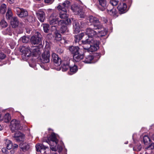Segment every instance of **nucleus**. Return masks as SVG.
Returning <instances> with one entry per match:
<instances>
[{
  "mask_svg": "<svg viewBox=\"0 0 154 154\" xmlns=\"http://www.w3.org/2000/svg\"><path fill=\"white\" fill-rule=\"evenodd\" d=\"M89 20L90 22L93 23L94 29H98L100 30L98 31V33L97 34V37H101L106 35L107 30L102 27L98 18L91 16L89 17Z\"/></svg>",
  "mask_w": 154,
  "mask_h": 154,
  "instance_id": "f257e3e1",
  "label": "nucleus"
},
{
  "mask_svg": "<svg viewBox=\"0 0 154 154\" xmlns=\"http://www.w3.org/2000/svg\"><path fill=\"white\" fill-rule=\"evenodd\" d=\"M70 5L69 1L66 0L62 4L59 5L57 8L60 11L59 13L60 17L61 19H66L68 17V15L67 14V10Z\"/></svg>",
  "mask_w": 154,
  "mask_h": 154,
  "instance_id": "f03ea898",
  "label": "nucleus"
},
{
  "mask_svg": "<svg viewBox=\"0 0 154 154\" xmlns=\"http://www.w3.org/2000/svg\"><path fill=\"white\" fill-rule=\"evenodd\" d=\"M85 33L88 36V38L85 40H82V44H86L87 43H90L91 42H93V41L95 40L94 38L97 37L96 32L91 28H87L86 30Z\"/></svg>",
  "mask_w": 154,
  "mask_h": 154,
  "instance_id": "7ed1b4c3",
  "label": "nucleus"
},
{
  "mask_svg": "<svg viewBox=\"0 0 154 154\" xmlns=\"http://www.w3.org/2000/svg\"><path fill=\"white\" fill-rule=\"evenodd\" d=\"M93 42L87 43L86 44H83L84 49L88 51L93 52L96 51L99 48V42L97 40H94Z\"/></svg>",
  "mask_w": 154,
  "mask_h": 154,
  "instance_id": "20e7f679",
  "label": "nucleus"
},
{
  "mask_svg": "<svg viewBox=\"0 0 154 154\" xmlns=\"http://www.w3.org/2000/svg\"><path fill=\"white\" fill-rule=\"evenodd\" d=\"M58 141L55 134L53 133L48 137V140H47L46 142L50 145L51 150L52 151H56L58 149V147L56 146Z\"/></svg>",
  "mask_w": 154,
  "mask_h": 154,
  "instance_id": "39448f33",
  "label": "nucleus"
},
{
  "mask_svg": "<svg viewBox=\"0 0 154 154\" xmlns=\"http://www.w3.org/2000/svg\"><path fill=\"white\" fill-rule=\"evenodd\" d=\"M49 23L50 25L58 24L61 25L62 23H64V20H60L59 18L57 17L56 14L55 13L52 14L49 18Z\"/></svg>",
  "mask_w": 154,
  "mask_h": 154,
  "instance_id": "423d86ee",
  "label": "nucleus"
},
{
  "mask_svg": "<svg viewBox=\"0 0 154 154\" xmlns=\"http://www.w3.org/2000/svg\"><path fill=\"white\" fill-rule=\"evenodd\" d=\"M20 51L22 53V57L25 60L28 59L31 54V51L28 47H22L20 49Z\"/></svg>",
  "mask_w": 154,
  "mask_h": 154,
  "instance_id": "0eeeda50",
  "label": "nucleus"
},
{
  "mask_svg": "<svg viewBox=\"0 0 154 154\" xmlns=\"http://www.w3.org/2000/svg\"><path fill=\"white\" fill-rule=\"evenodd\" d=\"M71 9L76 15H78L81 18H84L85 17V13L82 9L79 6L76 5H72L71 6Z\"/></svg>",
  "mask_w": 154,
  "mask_h": 154,
  "instance_id": "6e6552de",
  "label": "nucleus"
},
{
  "mask_svg": "<svg viewBox=\"0 0 154 154\" xmlns=\"http://www.w3.org/2000/svg\"><path fill=\"white\" fill-rule=\"evenodd\" d=\"M14 11L20 17H25L28 15V12L26 10L18 7H15Z\"/></svg>",
  "mask_w": 154,
  "mask_h": 154,
  "instance_id": "1a4fd4ad",
  "label": "nucleus"
},
{
  "mask_svg": "<svg viewBox=\"0 0 154 154\" xmlns=\"http://www.w3.org/2000/svg\"><path fill=\"white\" fill-rule=\"evenodd\" d=\"M11 128L12 132L15 130L22 129V127L20 125V122L15 119L13 120L11 122Z\"/></svg>",
  "mask_w": 154,
  "mask_h": 154,
  "instance_id": "9d476101",
  "label": "nucleus"
},
{
  "mask_svg": "<svg viewBox=\"0 0 154 154\" xmlns=\"http://www.w3.org/2000/svg\"><path fill=\"white\" fill-rule=\"evenodd\" d=\"M50 52L48 50L45 51L42 55L41 61L43 63H48L50 61Z\"/></svg>",
  "mask_w": 154,
  "mask_h": 154,
  "instance_id": "9b49d317",
  "label": "nucleus"
},
{
  "mask_svg": "<svg viewBox=\"0 0 154 154\" xmlns=\"http://www.w3.org/2000/svg\"><path fill=\"white\" fill-rule=\"evenodd\" d=\"M69 59L66 58L62 61V70L63 71H66L69 68Z\"/></svg>",
  "mask_w": 154,
  "mask_h": 154,
  "instance_id": "f8f14e48",
  "label": "nucleus"
},
{
  "mask_svg": "<svg viewBox=\"0 0 154 154\" xmlns=\"http://www.w3.org/2000/svg\"><path fill=\"white\" fill-rule=\"evenodd\" d=\"M52 60L55 66H58L61 63V60L58 55L55 53H53L52 55Z\"/></svg>",
  "mask_w": 154,
  "mask_h": 154,
  "instance_id": "ddd939ff",
  "label": "nucleus"
},
{
  "mask_svg": "<svg viewBox=\"0 0 154 154\" xmlns=\"http://www.w3.org/2000/svg\"><path fill=\"white\" fill-rule=\"evenodd\" d=\"M77 54H74L73 55V60L76 62L80 61L83 58L84 52L83 50L79 51Z\"/></svg>",
  "mask_w": 154,
  "mask_h": 154,
  "instance_id": "4468645a",
  "label": "nucleus"
},
{
  "mask_svg": "<svg viewBox=\"0 0 154 154\" xmlns=\"http://www.w3.org/2000/svg\"><path fill=\"white\" fill-rule=\"evenodd\" d=\"M81 25H80L78 21H75L73 24L74 31L75 33H78L80 31L81 27H82L84 26V23L82 24V23H80Z\"/></svg>",
  "mask_w": 154,
  "mask_h": 154,
  "instance_id": "2eb2a0df",
  "label": "nucleus"
},
{
  "mask_svg": "<svg viewBox=\"0 0 154 154\" xmlns=\"http://www.w3.org/2000/svg\"><path fill=\"white\" fill-rule=\"evenodd\" d=\"M14 137L17 141H22L24 138V135L21 133L17 131L15 132Z\"/></svg>",
  "mask_w": 154,
  "mask_h": 154,
  "instance_id": "dca6fc26",
  "label": "nucleus"
},
{
  "mask_svg": "<svg viewBox=\"0 0 154 154\" xmlns=\"http://www.w3.org/2000/svg\"><path fill=\"white\" fill-rule=\"evenodd\" d=\"M69 50L73 54V55L74 54H77L79 52V51H81L83 50L80 49L77 46H72L69 47Z\"/></svg>",
  "mask_w": 154,
  "mask_h": 154,
  "instance_id": "f3484780",
  "label": "nucleus"
},
{
  "mask_svg": "<svg viewBox=\"0 0 154 154\" xmlns=\"http://www.w3.org/2000/svg\"><path fill=\"white\" fill-rule=\"evenodd\" d=\"M41 38L37 36H33L32 37L31 40L32 43L35 45L41 43Z\"/></svg>",
  "mask_w": 154,
  "mask_h": 154,
  "instance_id": "a211bd4d",
  "label": "nucleus"
},
{
  "mask_svg": "<svg viewBox=\"0 0 154 154\" xmlns=\"http://www.w3.org/2000/svg\"><path fill=\"white\" fill-rule=\"evenodd\" d=\"M19 24V21L17 17H12L11 20V24L12 27L15 28L17 27Z\"/></svg>",
  "mask_w": 154,
  "mask_h": 154,
  "instance_id": "6ab92c4d",
  "label": "nucleus"
},
{
  "mask_svg": "<svg viewBox=\"0 0 154 154\" xmlns=\"http://www.w3.org/2000/svg\"><path fill=\"white\" fill-rule=\"evenodd\" d=\"M117 8L122 13H124L126 10L127 5L125 3H121L118 7Z\"/></svg>",
  "mask_w": 154,
  "mask_h": 154,
  "instance_id": "aec40b11",
  "label": "nucleus"
},
{
  "mask_svg": "<svg viewBox=\"0 0 154 154\" xmlns=\"http://www.w3.org/2000/svg\"><path fill=\"white\" fill-rule=\"evenodd\" d=\"M37 15L39 20L41 22H43L45 19V13L43 11H39L36 13Z\"/></svg>",
  "mask_w": 154,
  "mask_h": 154,
  "instance_id": "412c9836",
  "label": "nucleus"
},
{
  "mask_svg": "<svg viewBox=\"0 0 154 154\" xmlns=\"http://www.w3.org/2000/svg\"><path fill=\"white\" fill-rule=\"evenodd\" d=\"M20 148L24 151H26L29 148V145L26 143H21L20 145Z\"/></svg>",
  "mask_w": 154,
  "mask_h": 154,
  "instance_id": "4be33fe9",
  "label": "nucleus"
},
{
  "mask_svg": "<svg viewBox=\"0 0 154 154\" xmlns=\"http://www.w3.org/2000/svg\"><path fill=\"white\" fill-rule=\"evenodd\" d=\"M61 25H62V26L60 30V32L62 33H64L65 32H67L68 30L66 26V23H65V21L64 20V23H62Z\"/></svg>",
  "mask_w": 154,
  "mask_h": 154,
  "instance_id": "5701e85b",
  "label": "nucleus"
},
{
  "mask_svg": "<svg viewBox=\"0 0 154 154\" xmlns=\"http://www.w3.org/2000/svg\"><path fill=\"white\" fill-rule=\"evenodd\" d=\"M11 120V117L10 115L8 113H6L4 116L3 119H2V121H3L4 122L6 123H8Z\"/></svg>",
  "mask_w": 154,
  "mask_h": 154,
  "instance_id": "b1692460",
  "label": "nucleus"
},
{
  "mask_svg": "<svg viewBox=\"0 0 154 154\" xmlns=\"http://www.w3.org/2000/svg\"><path fill=\"white\" fill-rule=\"evenodd\" d=\"M5 143L7 146V148L8 149H10L12 148L13 144L11 141L8 139L5 140Z\"/></svg>",
  "mask_w": 154,
  "mask_h": 154,
  "instance_id": "393cba45",
  "label": "nucleus"
},
{
  "mask_svg": "<svg viewBox=\"0 0 154 154\" xmlns=\"http://www.w3.org/2000/svg\"><path fill=\"white\" fill-rule=\"evenodd\" d=\"M107 11L108 13L110 15L116 17L117 11L116 9L114 8H113L111 9H107Z\"/></svg>",
  "mask_w": 154,
  "mask_h": 154,
  "instance_id": "a878e982",
  "label": "nucleus"
},
{
  "mask_svg": "<svg viewBox=\"0 0 154 154\" xmlns=\"http://www.w3.org/2000/svg\"><path fill=\"white\" fill-rule=\"evenodd\" d=\"M36 150L38 152H41L45 149V147L42 144H37L35 146Z\"/></svg>",
  "mask_w": 154,
  "mask_h": 154,
  "instance_id": "bb28decb",
  "label": "nucleus"
},
{
  "mask_svg": "<svg viewBox=\"0 0 154 154\" xmlns=\"http://www.w3.org/2000/svg\"><path fill=\"white\" fill-rule=\"evenodd\" d=\"M12 13L11 9L9 8L8 9V11L6 14V18L8 20L11 19L12 18Z\"/></svg>",
  "mask_w": 154,
  "mask_h": 154,
  "instance_id": "cd10ccee",
  "label": "nucleus"
},
{
  "mask_svg": "<svg viewBox=\"0 0 154 154\" xmlns=\"http://www.w3.org/2000/svg\"><path fill=\"white\" fill-rule=\"evenodd\" d=\"M93 58L91 55H89L85 57V60L83 61L85 63H90L91 62Z\"/></svg>",
  "mask_w": 154,
  "mask_h": 154,
  "instance_id": "c85d7f7f",
  "label": "nucleus"
},
{
  "mask_svg": "<svg viewBox=\"0 0 154 154\" xmlns=\"http://www.w3.org/2000/svg\"><path fill=\"white\" fill-rule=\"evenodd\" d=\"M6 10V6L5 4H2L0 7V14L5 13Z\"/></svg>",
  "mask_w": 154,
  "mask_h": 154,
  "instance_id": "c756f323",
  "label": "nucleus"
},
{
  "mask_svg": "<svg viewBox=\"0 0 154 154\" xmlns=\"http://www.w3.org/2000/svg\"><path fill=\"white\" fill-rule=\"evenodd\" d=\"M143 141L145 145H148L150 143V140L147 135H145L143 137Z\"/></svg>",
  "mask_w": 154,
  "mask_h": 154,
  "instance_id": "7c9ffc66",
  "label": "nucleus"
},
{
  "mask_svg": "<svg viewBox=\"0 0 154 154\" xmlns=\"http://www.w3.org/2000/svg\"><path fill=\"white\" fill-rule=\"evenodd\" d=\"M84 36V33H82L79 35H76L75 36V42H78L79 41L81 40L82 37Z\"/></svg>",
  "mask_w": 154,
  "mask_h": 154,
  "instance_id": "2f4dec72",
  "label": "nucleus"
},
{
  "mask_svg": "<svg viewBox=\"0 0 154 154\" xmlns=\"http://www.w3.org/2000/svg\"><path fill=\"white\" fill-rule=\"evenodd\" d=\"M99 2L100 5V6H102L103 8L102 9V10H103L106 7V0H98Z\"/></svg>",
  "mask_w": 154,
  "mask_h": 154,
  "instance_id": "473e14b6",
  "label": "nucleus"
},
{
  "mask_svg": "<svg viewBox=\"0 0 154 154\" xmlns=\"http://www.w3.org/2000/svg\"><path fill=\"white\" fill-rule=\"evenodd\" d=\"M29 40V37L23 36L21 37L19 41H22L23 43H26L28 42Z\"/></svg>",
  "mask_w": 154,
  "mask_h": 154,
  "instance_id": "72a5a7b5",
  "label": "nucleus"
},
{
  "mask_svg": "<svg viewBox=\"0 0 154 154\" xmlns=\"http://www.w3.org/2000/svg\"><path fill=\"white\" fill-rule=\"evenodd\" d=\"M55 39L57 41L61 40V35L57 32H55Z\"/></svg>",
  "mask_w": 154,
  "mask_h": 154,
  "instance_id": "f704fd0d",
  "label": "nucleus"
},
{
  "mask_svg": "<svg viewBox=\"0 0 154 154\" xmlns=\"http://www.w3.org/2000/svg\"><path fill=\"white\" fill-rule=\"evenodd\" d=\"M43 27L44 32H48L49 30V25L46 24H43Z\"/></svg>",
  "mask_w": 154,
  "mask_h": 154,
  "instance_id": "c9c22d12",
  "label": "nucleus"
},
{
  "mask_svg": "<svg viewBox=\"0 0 154 154\" xmlns=\"http://www.w3.org/2000/svg\"><path fill=\"white\" fill-rule=\"evenodd\" d=\"M0 24L2 28H5L7 26V22L3 20H2L1 21Z\"/></svg>",
  "mask_w": 154,
  "mask_h": 154,
  "instance_id": "e433bc0d",
  "label": "nucleus"
},
{
  "mask_svg": "<svg viewBox=\"0 0 154 154\" xmlns=\"http://www.w3.org/2000/svg\"><path fill=\"white\" fill-rule=\"evenodd\" d=\"M77 67L76 66L74 65L73 66L70 68V71L71 72L74 73L77 70Z\"/></svg>",
  "mask_w": 154,
  "mask_h": 154,
  "instance_id": "4c0bfd02",
  "label": "nucleus"
},
{
  "mask_svg": "<svg viewBox=\"0 0 154 154\" xmlns=\"http://www.w3.org/2000/svg\"><path fill=\"white\" fill-rule=\"evenodd\" d=\"M110 2L112 5L113 6H115L118 4L119 1L117 0H111L110 1Z\"/></svg>",
  "mask_w": 154,
  "mask_h": 154,
  "instance_id": "58836bf2",
  "label": "nucleus"
},
{
  "mask_svg": "<svg viewBox=\"0 0 154 154\" xmlns=\"http://www.w3.org/2000/svg\"><path fill=\"white\" fill-rule=\"evenodd\" d=\"M6 57V55L3 52L0 51V61L4 59Z\"/></svg>",
  "mask_w": 154,
  "mask_h": 154,
  "instance_id": "ea45409f",
  "label": "nucleus"
},
{
  "mask_svg": "<svg viewBox=\"0 0 154 154\" xmlns=\"http://www.w3.org/2000/svg\"><path fill=\"white\" fill-rule=\"evenodd\" d=\"M141 146L140 145H139L138 146V147L136 149V147H134L133 148V150L134 151H140L141 149Z\"/></svg>",
  "mask_w": 154,
  "mask_h": 154,
  "instance_id": "a19ab883",
  "label": "nucleus"
},
{
  "mask_svg": "<svg viewBox=\"0 0 154 154\" xmlns=\"http://www.w3.org/2000/svg\"><path fill=\"white\" fill-rule=\"evenodd\" d=\"M54 0H45V2L46 3L51 4L54 2Z\"/></svg>",
  "mask_w": 154,
  "mask_h": 154,
  "instance_id": "79ce46f5",
  "label": "nucleus"
},
{
  "mask_svg": "<svg viewBox=\"0 0 154 154\" xmlns=\"http://www.w3.org/2000/svg\"><path fill=\"white\" fill-rule=\"evenodd\" d=\"M2 151L3 153H7L8 152V150L6 148H2Z\"/></svg>",
  "mask_w": 154,
  "mask_h": 154,
  "instance_id": "37998d69",
  "label": "nucleus"
},
{
  "mask_svg": "<svg viewBox=\"0 0 154 154\" xmlns=\"http://www.w3.org/2000/svg\"><path fill=\"white\" fill-rule=\"evenodd\" d=\"M102 20H103V21L105 23H106L107 22V21H108V20H107V19L106 18H105V17L102 18Z\"/></svg>",
  "mask_w": 154,
  "mask_h": 154,
  "instance_id": "c03bdc74",
  "label": "nucleus"
},
{
  "mask_svg": "<svg viewBox=\"0 0 154 154\" xmlns=\"http://www.w3.org/2000/svg\"><path fill=\"white\" fill-rule=\"evenodd\" d=\"M18 147V145L16 144H14L13 145V147H12V148H17V147Z\"/></svg>",
  "mask_w": 154,
  "mask_h": 154,
  "instance_id": "a18cd8bd",
  "label": "nucleus"
},
{
  "mask_svg": "<svg viewBox=\"0 0 154 154\" xmlns=\"http://www.w3.org/2000/svg\"><path fill=\"white\" fill-rule=\"evenodd\" d=\"M152 146H153V148H154V143H152L151 144V145L150 146L148 147L147 148V149H149L150 147H151Z\"/></svg>",
  "mask_w": 154,
  "mask_h": 154,
  "instance_id": "49530a36",
  "label": "nucleus"
},
{
  "mask_svg": "<svg viewBox=\"0 0 154 154\" xmlns=\"http://www.w3.org/2000/svg\"><path fill=\"white\" fill-rule=\"evenodd\" d=\"M15 152V151L14 149H12L10 151V153L11 154H14Z\"/></svg>",
  "mask_w": 154,
  "mask_h": 154,
  "instance_id": "de8ad7c7",
  "label": "nucleus"
},
{
  "mask_svg": "<svg viewBox=\"0 0 154 154\" xmlns=\"http://www.w3.org/2000/svg\"><path fill=\"white\" fill-rule=\"evenodd\" d=\"M10 3H12L14 2V0H7Z\"/></svg>",
  "mask_w": 154,
  "mask_h": 154,
  "instance_id": "09e8293b",
  "label": "nucleus"
},
{
  "mask_svg": "<svg viewBox=\"0 0 154 154\" xmlns=\"http://www.w3.org/2000/svg\"><path fill=\"white\" fill-rule=\"evenodd\" d=\"M56 26H52V28L53 29H56Z\"/></svg>",
  "mask_w": 154,
  "mask_h": 154,
  "instance_id": "8fccbe9b",
  "label": "nucleus"
},
{
  "mask_svg": "<svg viewBox=\"0 0 154 154\" xmlns=\"http://www.w3.org/2000/svg\"><path fill=\"white\" fill-rule=\"evenodd\" d=\"M151 138L154 141V134H153L151 137Z\"/></svg>",
  "mask_w": 154,
  "mask_h": 154,
  "instance_id": "3c124183",
  "label": "nucleus"
},
{
  "mask_svg": "<svg viewBox=\"0 0 154 154\" xmlns=\"http://www.w3.org/2000/svg\"><path fill=\"white\" fill-rule=\"evenodd\" d=\"M2 129V128L0 125V131H1Z\"/></svg>",
  "mask_w": 154,
  "mask_h": 154,
  "instance_id": "603ef678",
  "label": "nucleus"
},
{
  "mask_svg": "<svg viewBox=\"0 0 154 154\" xmlns=\"http://www.w3.org/2000/svg\"><path fill=\"white\" fill-rule=\"evenodd\" d=\"M1 114L0 113V121H2V119H1Z\"/></svg>",
  "mask_w": 154,
  "mask_h": 154,
  "instance_id": "864d4df0",
  "label": "nucleus"
},
{
  "mask_svg": "<svg viewBox=\"0 0 154 154\" xmlns=\"http://www.w3.org/2000/svg\"><path fill=\"white\" fill-rule=\"evenodd\" d=\"M35 0L37 2H41V1H42L43 0Z\"/></svg>",
  "mask_w": 154,
  "mask_h": 154,
  "instance_id": "5fc2aeb1",
  "label": "nucleus"
},
{
  "mask_svg": "<svg viewBox=\"0 0 154 154\" xmlns=\"http://www.w3.org/2000/svg\"><path fill=\"white\" fill-rule=\"evenodd\" d=\"M59 150H60L62 149V148L61 147V146H60L59 147Z\"/></svg>",
  "mask_w": 154,
  "mask_h": 154,
  "instance_id": "6e6d98bb",
  "label": "nucleus"
},
{
  "mask_svg": "<svg viewBox=\"0 0 154 154\" xmlns=\"http://www.w3.org/2000/svg\"><path fill=\"white\" fill-rule=\"evenodd\" d=\"M122 0L123 1H126V0Z\"/></svg>",
  "mask_w": 154,
  "mask_h": 154,
  "instance_id": "4d7b16f0",
  "label": "nucleus"
},
{
  "mask_svg": "<svg viewBox=\"0 0 154 154\" xmlns=\"http://www.w3.org/2000/svg\"><path fill=\"white\" fill-rule=\"evenodd\" d=\"M68 20H68V19H67V21H68Z\"/></svg>",
  "mask_w": 154,
  "mask_h": 154,
  "instance_id": "13d9d810",
  "label": "nucleus"
},
{
  "mask_svg": "<svg viewBox=\"0 0 154 154\" xmlns=\"http://www.w3.org/2000/svg\"><path fill=\"white\" fill-rule=\"evenodd\" d=\"M69 21L70 22V20H69Z\"/></svg>",
  "mask_w": 154,
  "mask_h": 154,
  "instance_id": "bf43d9fd",
  "label": "nucleus"
}]
</instances>
